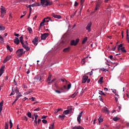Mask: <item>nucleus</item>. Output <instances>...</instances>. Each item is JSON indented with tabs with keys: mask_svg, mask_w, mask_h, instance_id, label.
Instances as JSON below:
<instances>
[{
	"mask_svg": "<svg viewBox=\"0 0 129 129\" xmlns=\"http://www.w3.org/2000/svg\"><path fill=\"white\" fill-rule=\"evenodd\" d=\"M44 74L37 75L34 77V79L35 82H39V81H44Z\"/></svg>",
	"mask_w": 129,
	"mask_h": 129,
	"instance_id": "obj_1",
	"label": "nucleus"
},
{
	"mask_svg": "<svg viewBox=\"0 0 129 129\" xmlns=\"http://www.w3.org/2000/svg\"><path fill=\"white\" fill-rule=\"evenodd\" d=\"M24 46H22L26 51H30V47L28 46V45H29V43H28V41H25L24 42Z\"/></svg>",
	"mask_w": 129,
	"mask_h": 129,
	"instance_id": "obj_2",
	"label": "nucleus"
},
{
	"mask_svg": "<svg viewBox=\"0 0 129 129\" xmlns=\"http://www.w3.org/2000/svg\"><path fill=\"white\" fill-rule=\"evenodd\" d=\"M49 33H44L41 34V40H46V38H48L49 37Z\"/></svg>",
	"mask_w": 129,
	"mask_h": 129,
	"instance_id": "obj_3",
	"label": "nucleus"
},
{
	"mask_svg": "<svg viewBox=\"0 0 129 129\" xmlns=\"http://www.w3.org/2000/svg\"><path fill=\"white\" fill-rule=\"evenodd\" d=\"M16 53L19 54V57L23 56V54L24 53V49H19L18 50L16 51Z\"/></svg>",
	"mask_w": 129,
	"mask_h": 129,
	"instance_id": "obj_4",
	"label": "nucleus"
},
{
	"mask_svg": "<svg viewBox=\"0 0 129 129\" xmlns=\"http://www.w3.org/2000/svg\"><path fill=\"white\" fill-rule=\"evenodd\" d=\"M92 25V23L90 22L89 23H88L87 27H86V30H87V31H88L89 33L91 31V25Z\"/></svg>",
	"mask_w": 129,
	"mask_h": 129,
	"instance_id": "obj_5",
	"label": "nucleus"
},
{
	"mask_svg": "<svg viewBox=\"0 0 129 129\" xmlns=\"http://www.w3.org/2000/svg\"><path fill=\"white\" fill-rule=\"evenodd\" d=\"M83 113V111H81L79 113V115H78V116L77 117V120H78L79 123H81V116H82V114Z\"/></svg>",
	"mask_w": 129,
	"mask_h": 129,
	"instance_id": "obj_6",
	"label": "nucleus"
},
{
	"mask_svg": "<svg viewBox=\"0 0 129 129\" xmlns=\"http://www.w3.org/2000/svg\"><path fill=\"white\" fill-rule=\"evenodd\" d=\"M12 55H8L3 61V63H6V62H8V61H9V60H11V59H12Z\"/></svg>",
	"mask_w": 129,
	"mask_h": 129,
	"instance_id": "obj_7",
	"label": "nucleus"
},
{
	"mask_svg": "<svg viewBox=\"0 0 129 129\" xmlns=\"http://www.w3.org/2000/svg\"><path fill=\"white\" fill-rule=\"evenodd\" d=\"M38 37L36 36L34 39H33L32 41L33 44H34V45H35V46H37V45H38Z\"/></svg>",
	"mask_w": 129,
	"mask_h": 129,
	"instance_id": "obj_8",
	"label": "nucleus"
},
{
	"mask_svg": "<svg viewBox=\"0 0 129 129\" xmlns=\"http://www.w3.org/2000/svg\"><path fill=\"white\" fill-rule=\"evenodd\" d=\"M45 2L46 4L44 5L45 7H48V6H52V5H53V2H50L49 0H46Z\"/></svg>",
	"mask_w": 129,
	"mask_h": 129,
	"instance_id": "obj_9",
	"label": "nucleus"
},
{
	"mask_svg": "<svg viewBox=\"0 0 129 129\" xmlns=\"http://www.w3.org/2000/svg\"><path fill=\"white\" fill-rule=\"evenodd\" d=\"M51 16L53 17V18H55V19H61V18H62L61 16L56 15L55 13L51 14Z\"/></svg>",
	"mask_w": 129,
	"mask_h": 129,
	"instance_id": "obj_10",
	"label": "nucleus"
},
{
	"mask_svg": "<svg viewBox=\"0 0 129 129\" xmlns=\"http://www.w3.org/2000/svg\"><path fill=\"white\" fill-rule=\"evenodd\" d=\"M5 66H3L1 67V69H0V77L1 76H2V75H3L4 72H5Z\"/></svg>",
	"mask_w": 129,
	"mask_h": 129,
	"instance_id": "obj_11",
	"label": "nucleus"
},
{
	"mask_svg": "<svg viewBox=\"0 0 129 129\" xmlns=\"http://www.w3.org/2000/svg\"><path fill=\"white\" fill-rule=\"evenodd\" d=\"M102 111L104 112V113H107L108 114L109 113V111L106 107H103Z\"/></svg>",
	"mask_w": 129,
	"mask_h": 129,
	"instance_id": "obj_12",
	"label": "nucleus"
},
{
	"mask_svg": "<svg viewBox=\"0 0 129 129\" xmlns=\"http://www.w3.org/2000/svg\"><path fill=\"white\" fill-rule=\"evenodd\" d=\"M1 13L2 15H3V14L7 13V12L6 11V8H5V7H4L3 6H1Z\"/></svg>",
	"mask_w": 129,
	"mask_h": 129,
	"instance_id": "obj_13",
	"label": "nucleus"
},
{
	"mask_svg": "<svg viewBox=\"0 0 129 129\" xmlns=\"http://www.w3.org/2000/svg\"><path fill=\"white\" fill-rule=\"evenodd\" d=\"M87 79H88V76H84L83 77L82 83H85L87 81Z\"/></svg>",
	"mask_w": 129,
	"mask_h": 129,
	"instance_id": "obj_14",
	"label": "nucleus"
},
{
	"mask_svg": "<svg viewBox=\"0 0 129 129\" xmlns=\"http://www.w3.org/2000/svg\"><path fill=\"white\" fill-rule=\"evenodd\" d=\"M70 46H68V47L64 48L62 51L64 52V53H68V52L70 51Z\"/></svg>",
	"mask_w": 129,
	"mask_h": 129,
	"instance_id": "obj_15",
	"label": "nucleus"
},
{
	"mask_svg": "<svg viewBox=\"0 0 129 129\" xmlns=\"http://www.w3.org/2000/svg\"><path fill=\"white\" fill-rule=\"evenodd\" d=\"M14 42L15 44H16V45H19V44H20V40L18 37L15 38V39L14 40Z\"/></svg>",
	"mask_w": 129,
	"mask_h": 129,
	"instance_id": "obj_16",
	"label": "nucleus"
},
{
	"mask_svg": "<svg viewBox=\"0 0 129 129\" xmlns=\"http://www.w3.org/2000/svg\"><path fill=\"white\" fill-rule=\"evenodd\" d=\"M20 43L22 44V46H24L25 47V45H24V39H23V35H22L20 37Z\"/></svg>",
	"mask_w": 129,
	"mask_h": 129,
	"instance_id": "obj_17",
	"label": "nucleus"
},
{
	"mask_svg": "<svg viewBox=\"0 0 129 129\" xmlns=\"http://www.w3.org/2000/svg\"><path fill=\"white\" fill-rule=\"evenodd\" d=\"M4 105V100L2 101L0 103V113L2 112V110H3V106Z\"/></svg>",
	"mask_w": 129,
	"mask_h": 129,
	"instance_id": "obj_18",
	"label": "nucleus"
},
{
	"mask_svg": "<svg viewBox=\"0 0 129 129\" xmlns=\"http://www.w3.org/2000/svg\"><path fill=\"white\" fill-rule=\"evenodd\" d=\"M78 93H79L78 91H76L74 94L72 95L71 97H73V98H74V97H76V95H77Z\"/></svg>",
	"mask_w": 129,
	"mask_h": 129,
	"instance_id": "obj_19",
	"label": "nucleus"
},
{
	"mask_svg": "<svg viewBox=\"0 0 129 129\" xmlns=\"http://www.w3.org/2000/svg\"><path fill=\"white\" fill-rule=\"evenodd\" d=\"M34 116H35L34 122H35V123H36V124H37L38 122L37 121V118H38L39 116L38 115H36V114H34Z\"/></svg>",
	"mask_w": 129,
	"mask_h": 129,
	"instance_id": "obj_20",
	"label": "nucleus"
},
{
	"mask_svg": "<svg viewBox=\"0 0 129 129\" xmlns=\"http://www.w3.org/2000/svg\"><path fill=\"white\" fill-rule=\"evenodd\" d=\"M7 50H9L10 52H13V48H11V47L10 46V45H7Z\"/></svg>",
	"mask_w": 129,
	"mask_h": 129,
	"instance_id": "obj_21",
	"label": "nucleus"
},
{
	"mask_svg": "<svg viewBox=\"0 0 129 129\" xmlns=\"http://www.w3.org/2000/svg\"><path fill=\"white\" fill-rule=\"evenodd\" d=\"M21 96H22V94H20V95H17L16 99L15 100V102H17V101H18V100H19L20 97H21Z\"/></svg>",
	"mask_w": 129,
	"mask_h": 129,
	"instance_id": "obj_22",
	"label": "nucleus"
},
{
	"mask_svg": "<svg viewBox=\"0 0 129 129\" xmlns=\"http://www.w3.org/2000/svg\"><path fill=\"white\" fill-rule=\"evenodd\" d=\"M82 126H75L74 127L72 126V129H81Z\"/></svg>",
	"mask_w": 129,
	"mask_h": 129,
	"instance_id": "obj_23",
	"label": "nucleus"
},
{
	"mask_svg": "<svg viewBox=\"0 0 129 129\" xmlns=\"http://www.w3.org/2000/svg\"><path fill=\"white\" fill-rule=\"evenodd\" d=\"M40 2L41 4H42V6H43V7H45V3H46V0H40Z\"/></svg>",
	"mask_w": 129,
	"mask_h": 129,
	"instance_id": "obj_24",
	"label": "nucleus"
},
{
	"mask_svg": "<svg viewBox=\"0 0 129 129\" xmlns=\"http://www.w3.org/2000/svg\"><path fill=\"white\" fill-rule=\"evenodd\" d=\"M120 50H121V51L122 52V53H126V50L125 49V47H121L120 48Z\"/></svg>",
	"mask_w": 129,
	"mask_h": 129,
	"instance_id": "obj_25",
	"label": "nucleus"
},
{
	"mask_svg": "<svg viewBox=\"0 0 129 129\" xmlns=\"http://www.w3.org/2000/svg\"><path fill=\"white\" fill-rule=\"evenodd\" d=\"M87 37H86L85 38H84L82 41V44H84L85 43H86V42L87 41Z\"/></svg>",
	"mask_w": 129,
	"mask_h": 129,
	"instance_id": "obj_26",
	"label": "nucleus"
},
{
	"mask_svg": "<svg viewBox=\"0 0 129 129\" xmlns=\"http://www.w3.org/2000/svg\"><path fill=\"white\" fill-rule=\"evenodd\" d=\"M77 44H75V40H73L71 41V46H76Z\"/></svg>",
	"mask_w": 129,
	"mask_h": 129,
	"instance_id": "obj_27",
	"label": "nucleus"
},
{
	"mask_svg": "<svg viewBox=\"0 0 129 129\" xmlns=\"http://www.w3.org/2000/svg\"><path fill=\"white\" fill-rule=\"evenodd\" d=\"M98 120L99 121V123H100L103 121V118H101L100 116L99 118L98 119Z\"/></svg>",
	"mask_w": 129,
	"mask_h": 129,
	"instance_id": "obj_28",
	"label": "nucleus"
},
{
	"mask_svg": "<svg viewBox=\"0 0 129 129\" xmlns=\"http://www.w3.org/2000/svg\"><path fill=\"white\" fill-rule=\"evenodd\" d=\"M27 30H28L29 33H30V34H31V33H32L33 32V30L32 29V28L31 27H28L27 28Z\"/></svg>",
	"mask_w": 129,
	"mask_h": 129,
	"instance_id": "obj_29",
	"label": "nucleus"
},
{
	"mask_svg": "<svg viewBox=\"0 0 129 129\" xmlns=\"http://www.w3.org/2000/svg\"><path fill=\"white\" fill-rule=\"evenodd\" d=\"M27 115L28 116V117H30V118H32V113H31V112H28L27 113Z\"/></svg>",
	"mask_w": 129,
	"mask_h": 129,
	"instance_id": "obj_30",
	"label": "nucleus"
},
{
	"mask_svg": "<svg viewBox=\"0 0 129 129\" xmlns=\"http://www.w3.org/2000/svg\"><path fill=\"white\" fill-rule=\"evenodd\" d=\"M5 129H9V123L8 122H5Z\"/></svg>",
	"mask_w": 129,
	"mask_h": 129,
	"instance_id": "obj_31",
	"label": "nucleus"
},
{
	"mask_svg": "<svg viewBox=\"0 0 129 129\" xmlns=\"http://www.w3.org/2000/svg\"><path fill=\"white\" fill-rule=\"evenodd\" d=\"M65 116H66L65 115H59L58 117H60V118H61V120H63Z\"/></svg>",
	"mask_w": 129,
	"mask_h": 129,
	"instance_id": "obj_32",
	"label": "nucleus"
},
{
	"mask_svg": "<svg viewBox=\"0 0 129 129\" xmlns=\"http://www.w3.org/2000/svg\"><path fill=\"white\" fill-rule=\"evenodd\" d=\"M0 43H4V37L0 35Z\"/></svg>",
	"mask_w": 129,
	"mask_h": 129,
	"instance_id": "obj_33",
	"label": "nucleus"
},
{
	"mask_svg": "<svg viewBox=\"0 0 129 129\" xmlns=\"http://www.w3.org/2000/svg\"><path fill=\"white\" fill-rule=\"evenodd\" d=\"M69 110H65L63 111V114H66V115H67L69 113Z\"/></svg>",
	"mask_w": 129,
	"mask_h": 129,
	"instance_id": "obj_34",
	"label": "nucleus"
},
{
	"mask_svg": "<svg viewBox=\"0 0 129 129\" xmlns=\"http://www.w3.org/2000/svg\"><path fill=\"white\" fill-rule=\"evenodd\" d=\"M9 123L10 125V128H12V127H13V122H12V119H10Z\"/></svg>",
	"mask_w": 129,
	"mask_h": 129,
	"instance_id": "obj_35",
	"label": "nucleus"
},
{
	"mask_svg": "<svg viewBox=\"0 0 129 129\" xmlns=\"http://www.w3.org/2000/svg\"><path fill=\"white\" fill-rule=\"evenodd\" d=\"M6 28L4 26H0V31H5Z\"/></svg>",
	"mask_w": 129,
	"mask_h": 129,
	"instance_id": "obj_36",
	"label": "nucleus"
},
{
	"mask_svg": "<svg viewBox=\"0 0 129 129\" xmlns=\"http://www.w3.org/2000/svg\"><path fill=\"white\" fill-rule=\"evenodd\" d=\"M34 5L35 7H36V6L40 7L41 6V4L40 3H35L34 4Z\"/></svg>",
	"mask_w": 129,
	"mask_h": 129,
	"instance_id": "obj_37",
	"label": "nucleus"
},
{
	"mask_svg": "<svg viewBox=\"0 0 129 129\" xmlns=\"http://www.w3.org/2000/svg\"><path fill=\"white\" fill-rule=\"evenodd\" d=\"M62 109L60 108V109H58L57 110H56L54 112V114H57V113H58V112H59V111H60V110H61Z\"/></svg>",
	"mask_w": 129,
	"mask_h": 129,
	"instance_id": "obj_38",
	"label": "nucleus"
},
{
	"mask_svg": "<svg viewBox=\"0 0 129 129\" xmlns=\"http://www.w3.org/2000/svg\"><path fill=\"white\" fill-rule=\"evenodd\" d=\"M11 95H15V90H14L13 88H12V92L10 94V96H11Z\"/></svg>",
	"mask_w": 129,
	"mask_h": 129,
	"instance_id": "obj_39",
	"label": "nucleus"
},
{
	"mask_svg": "<svg viewBox=\"0 0 129 129\" xmlns=\"http://www.w3.org/2000/svg\"><path fill=\"white\" fill-rule=\"evenodd\" d=\"M119 119V118H118L117 117H114L113 118V120H114V121H117V120H118Z\"/></svg>",
	"mask_w": 129,
	"mask_h": 129,
	"instance_id": "obj_40",
	"label": "nucleus"
},
{
	"mask_svg": "<svg viewBox=\"0 0 129 129\" xmlns=\"http://www.w3.org/2000/svg\"><path fill=\"white\" fill-rule=\"evenodd\" d=\"M103 77H102L99 79L98 82H101V83H102V82H103Z\"/></svg>",
	"mask_w": 129,
	"mask_h": 129,
	"instance_id": "obj_41",
	"label": "nucleus"
},
{
	"mask_svg": "<svg viewBox=\"0 0 129 129\" xmlns=\"http://www.w3.org/2000/svg\"><path fill=\"white\" fill-rule=\"evenodd\" d=\"M49 129H54V123H52L49 126Z\"/></svg>",
	"mask_w": 129,
	"mask_h": 129,
	"instance_id": "obj_42",
	"label": "nucleus"
},
{
	"mask_svg": "<svg viewBox=\"0 0 129 129\" xmlns=\"http://www.w3.org/2000/svg\"><path fill=\"white\" fill-rule=\"evenodd\" d=\"M122 44H120V45H119V46L118 47V51H119L120 50V48H122Z\"/></svg>",
	"mask_w": 129,
	"mask_h": 129,
	"instance_id": "obj_43",
	"label": "nucleus"
},
{
	"mask_svg": "<svg viewBox=\"0 0 129 129\" xmlns=\"http://www.w3.org/2000/svg\"><path fill=\"white\" fill-rule=\"evenodd\" d=\"M51 78H52V75H49L47 79V81H51Z\"/></svg>",
	"mask_w": 129,
	"mask_h": 129,
	"instance_id": "obj_44",
	"label": "nucleus"
},
{
	"mask_svg": "<svg viewBox=\"0 0 129 129\" xmlns=\"http://www.w3.org/2000/svg\"><path fill=\"white\" fill-rule=\"evenodd\" d=\"M78 43H79V38H78L76 40L75 45H77L78 44Z\"/></svg>",
	"mask_w": 129,
	"mask_h": 129,
	"instance_id": "obj_45",
	"label": "nucleus"
},
{
	"mask_svg": "<svg viewBox=\"0 0 129 129\" xmlns=\"http://www.w3.org/2000/svg\"><path fill=\"white\" fill-rule=\"evenodd\" d=\"M55 80H56V79H54L52 80L51 81V82H49L48 83V84H51V83H53L54 81H55Z\"/></svg>",
	"mask_w": 129,
	"mask_h": 129,
	"instance_id": "obj_46",
	"label": "nucleus"
},
{
	"mask_svg": "<svg viewBox=\"0 0 129 129\" xmlns=\"http://www.w3.org/2000/svg\"><path fill=\"white\" fill-rule=\"evenodd\" d=\"M100 93H99L101 95H104V96H105V94L103 93L102 91H100Z\"/></svg>",
	"mask_w": 129,
	"mask_h": 129,
	"instance_id": "obj_47",
	"label": "nucleus"
},
{
	"mask_svg": "<svg viewBox=\"0 0 129 129\" xmlns=\"http://www.w3.org/2000/svg\"><path fill=\"white\" fill-rule=\"evenodd\" d=\"M29 99H31L32 100V101H36V98H35V97H31V98H29Z\"/></svg>",
	"mask_w": 129,
	"mask_h": 129,
	"instance_id": "obj_48",
	"label": "nucleus"
},
{
	"mask_svg": "<svg viewBox=\"0 0 129 129\" xmlns=\"http://www.w3.org/2000/svg\"><path fill=\"white\" fill-rule=\"evenodd\" d=\"M45 25V23H44V22H41L40 23V28H41V27H43V26H44Z\"/></svg>",
	"mask_w": 129,
	"mask_h": 129,
	"instance_id": "obj_49",
	"label": "nucleus"
},
{
	"mask_svg": "<svg viewBox=\"0 0 129 129\" xmlns=\"http://www.w3.org/2000/svg\"><path fill=\"white\" fill-rule=\"evenodd\" d=\"M39 110H41V108L40 107H38L34 109V111H39Z\"/></svg>",
	"mask_w": 129,
	"mask_h": 129,
	"instance_id": "obj_50",
	"label": "nucleus"
},
{
	"mask_svg": "<svg viewBox=\"0 0 129 129\" xmlns=\"http://www.w3.org/2000/svg\"><path fill=\"white\" fill-rule=\"evenodd\" d=\"M71 88V83H70V84H69L68 85V88H67V89H68V90H69V89H70Z\"/></svg>",
	"mask_w": 129,
	"mask_h": 129,
	"instance_id": "obj_51",
	"label": "nucleus"
},
{
	"mask_svg": "<svg viewBox=\"0 0 129 129\" xmlns=\"http://www.w3.org/2000/svg\"><path fill=\"white\" fill-rule=\"evenodd\" d=\"M61 81H62V82H66V83H67V80H66L65 79H61Z\"/></svg>",
	"mask_w": 129,
	"mask_h": 129,
	"instance_id": "obj_52",
	"label": "nucleus"
},
{
	"mask_svg": "<svg viewBox=\"0 0 129 129\" xmlns=\"http://www.w3.org/2000/svg\"><path fill=\"white\" fill-rule=\"evenodd\" d=\"M126 40L128 41V43H129V37H128V35H126Z\"/></svg>",
	"mask_w": 129,
	"mask_h": 129,
	"instance_id": "obj_53",
	"label": "nucleus"
},
{
	"mask_svg": "<svg viewBox=\"0 0 129 129\" xmlns=\"http://www.w3.org/2000/svg\"><path fill=\"white\" fill-rule=\"evenodd\" d=\"M98 10H99V7L96 6L95 8V12H96V11H98Z\"/></svg>",
	"mask_w": 129,
	"mask_h": 129,
	"instance_id": "obj_54",
	"label": "nucleus"
},
{
	"mask_svg": "<svg viewBox=\"0 0 129 129\" xmlns=\"http://www.w3.org/2000/svg\"><path fill=\"white\" fill-rule=\"evenodd\" d=\"M100 3H97L96 7H98V8H99L100 7Z\"/></svg>",
	"mask_w": 129,
	"mask_h": 129,
	"instance_id": "obj_55",
	"label": "nucleus"
},
{
	"mask_svg": "<svg viewBox=\"0 0 129 129\" xmlns=\"http://www.w3.org/2000/svg\"><path fill=\"white\" fill-rule=\"evenodd\" d=\"M82 63H83V64H85V58L82 59Z\"/></svg>",
	"mask_w": 129,
	"mask_h": 129,
	"instance_id": "obj_56",
	"label": "nucleus"
},
{
	"mask_svg": "<svg viewBox=\"0 0 129 129\" xmlns=\"http://www.w3.org/2000/svg\"><path fill=\"white\" fill-rule=\"evenodd\" d=\"M23 119H24V120H26V121H28V117H27V116H24L23 117Z\"/></svg>",
	"mask_w": 129,
	"mask_h": 129,
	"instance_id": "obj_57",
	"label": "nucleus"
},
{
	"mask_svg": "<svg viewBox=\"0 0 129 129\" xmlns=\"http://www.w3.org/2000/svg\"><path fill=\"white\" fill-rule=\"evenodd\" d=\"M55 92H56V93H58V94H60V93H61V92L58 90H56Z\"/></svg>",
	"mask_w": 129,
	"mask_h": 129,
	"instance_id": "obj_58",
	"label": "nucleus"
},
{
	"mask_svg": "<svg viewBox=\"0 0 129 129\" xmlns=\"http://www.w3.org/2000/svg\"><path fill=\"white\" fill-rule=\"evenodd\" d=\"M42 122L43 123H47V120L46 119L42 120Z\"/></svg>",
	"mask_w": 129,
	"mask_h": 129,
	"instance_id": "obj_59",
	"label": "nucleus"
},
{
	"mask_svg": "<svg viewBox=\"0 0 129 129\" xmlns=\"http://www.w3.org/2000/svg\"><path fill=\"white\" fill-rule=\"evenodd\" d=\"M16 92L17 93V94L20 93L19 89H18V88H16V90H15Z\"/></svg>",
	"mask_w": 129,
	"mask_h": 129,
	"instance_id": "obj_60",
	"label": "nucleus"
},
{
	"mask_svg": "<svg viewBox=\"0 0 129 129\" xmlns=\"http://www.w3.org/2000/svg\"><path fill=\"white\" fill-rule=\"evenodd\" d=\"M109 58L111 59V60H112V59H114L113 58V56L112 55H111L109 56Z\"/></svg>",
	"mask_w": 129,
	"mask_h": 129,
	"instance_id": "obj_61",
	"label": "nucleus"
},
{
	"mask_svg": "<svg viewBox=\"0 0 129 129\" xmlns=\"http://www.w3.org/2000/svg\"><path fill=\"white\" fill-rule=\"evenodd\" d=\"M77 6H78V3H77V2H75V4H74V6L75 7H77Z\"/></svg>",
	"mask_w": 129,
	"mask_h": 129,
	"instance_id": "obj_62",
	"label": "nucleus"
},
{
	"mask_svg": "<svg viewBox=\"0 0 129 129\" xmlns=\"http://www.w3.org/2000/svg\"><path fill=\"white\" fill-rule=\"evenodd\" d=\"M69 112H72V111H73V109L72 107H71V108L69 109Z\"/></svg>",
	"mask_w": 129,
	"mask_h": 129,
	"instance_id": "obj_63",
	"label": "nucleus"
},
{
	"mask_svg": "<svg viewBox=\"0 0 129 129\" xmlns=\"http://www.w3.org/2000/svg\"><path fill=\"white\" fill-rule=\"evenodd\" d=\"M116 48V46H115L114 47H113L111 48L112 51H114Z\"/></svg>",
	"mask_w": 129,
	"mask_h": 129,
	"instance_id": "obj_64",
	"label": "nucleus"
}]
</instances>
